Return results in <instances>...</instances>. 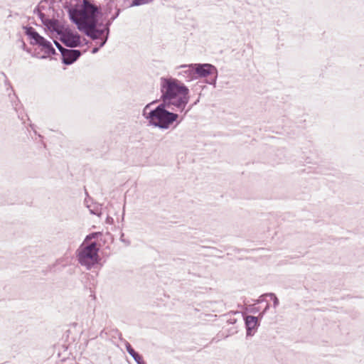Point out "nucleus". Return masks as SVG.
<instances>
[{
	"mask_svg": "<svg viewBox=\"0 0 364 364\" xmlns=\"http://www.w3.org/2000/svg\"><path fill=\"white\" fill-rule=\"evenodd\" d=\"M161 98L162 102L157 106L156 101L147 104L142 109L141 115L149 125L168 129L178 118L174 112H183L189 101V90L183 83L174 78H161Z\"/></svg>",
	"mask_w": 364,
	"mask_h": 364,
	"instance_id": "nucleus-1",
	"label": "nucleus"
},
{
	"mask_svg": "<svg viewBox=\"0 0 364 364\" xmlns=\"http://www.w3.org/2000/svg\"><path fill=\"white\" fill-rule=\"evenodd\" d=\"M68 10L70 19L77 26L80 31L94 40H100L97 42L99 47H102L108 37L109 28L97 29V7L92 4L88 0H70Z\"/></svg>",
	"mask_w": 364,
	"mask_h": 364,
	"instance_id": "nucleus-2",
	"label": "nucleus"
},
{
	"mask_svg": "<svg viewBox=\"0 0 364 364\" xmlns=\"http://www.w3.org/2000/svg\"><path fill=\"white\" fill-rule=\"evenodd\" d=\"M39 17L46 29L50 31L52 36L62 41L66 46L74 48L80 46V36L77 32L63 26L58 20L47 18L41 11L39 12Z\"/></svg>",
	"mask_w": 364,
	"mask_h": 364,
	"instance_id": "nucleus-3",
	"label": "nucleus"
},
{
	"mask_svg": "<svg viewBox=\"0 0 364 364\" xmlns=\"http://www.w3.org/2000/svg\"><path fill=\"white\" fill-rule=\"evenodd\" d=\"M97 233L87 235L77 250V257L79 263L87 269H90L97 264L100 258V247L95 241H92Z\"/></svg>",
	"mask_w": 364,
	"mask_h": 364,
	"instance_id": "nucleus-4",
	"label": "nucleus"
},
{
	"mask_svg": "<svg viewBox=\"0 0 364 364\" xmlns=\"http://www.w3.org/2000/svg\"><path fill=\"white\" fill-rule=\"evenodd\" d=\"M23 30L28 36L31 45L37 46L46 55L55 54V51L51 42L41 36L33 28L25 26Z\"/></svg>",
	"mask_w": 364,
	"mask_h": 364,
	"instance_id": "nucleus-5",
	"label": "nucleus"
},
{
	"mask_svg": "<svg viewBox=\"0 0 364 364\" xmlns=\"http://www.w3.org/2000/svg\"><path fill=\"white\" fill-rule=\"evenodd\" d=\"M195 73L196 80L210 76L212 78L208 82L209 84H215L216 82L218 70L217 68L211 64H195Z\"/></svg>",
	"mask_w": 364,
	"mask_h": 364,
	"instance_id": "nucleus-6",
	"label": "nucleus"
},
{
	"mask_svg": "<svg viewBox=\"0 0 364 364\" xmlns=\"http://www.w3.org/2000/svg\"><path fill=\"white\" fill-rule=\"evenodd\" d=\"M57 48L60 50L63 62L66 65H70L75 62L80 55V52L77 50H69L63 48L59 43L54 41Z\"/></svg>",
	"mask_w": 364,
	"mask_h": 364,
	"instance_id": "nucleus-7",
	"label": "nucleus"
},
{
	"mask_svg": "<svg viewBox=\"0 0 364 364\" xmlns=\"http://www.w3.org/2000/svg\"><path fill=\"white\" fill-rule=\"evenodd\" d=\"M178 75L186 79V81L196 80L195 64L182 65L177 67Z\"/></svg>",
	"mask_w": 364,
	"mask_h": 364,
	"instance_id": "nucleus-8",
	"label": "nucleus"
},
{
	"mask_svg": "<svg viewBox=\"0 0 364 364\" xmlns=\"http://www.w3.org/2000/svg\"><path fill=\"white\" fill-rule=\"evenodd\" d=\"M245 324L247 328V336H251L255 333L258 324V319L257 317L253 316H247L245 318Z\"/></svg>",
	"mask_w": 364,
	"mask_h": 364,
	"instance_id": "nucleus-9",
	"label": "nucleus"
},
{
	"mask_svg": "<svg viewBox=\"0 0 364 364\" xmlns=\"http://www.w3.org/2000/svg\"><path fill=\"white\" fill-rule=\"evenodd\" d=\"M126 348L129 354L134 359L137 364H144L142 358L132 348L130 344L126 345Z\"/></svg>",
	"mask_w": 364,
	"mask_h": 364,
	"instance_id": "nucleus-10",
	"label": "nucleus"
},
{
	"mask_svg": "<svg viewBox=\"0 0 364 364\" xmlns=\"http://www.w3.org/2000/svg\"><path fill=\"white\" fill-rule=\"evenodd\" d=\"M153 0H133L131 4L132 6H137L143 4H146L152 1Z\"/></svg>",
	"mask_w": 364,
	"mask_h": 364,
	"instance_id": "nucleus-11",
	"label": "nucleus"
},
{
	"mask_svg": "<svg viewBox=\"0 0 364 364\" xmlns=\"http://www.w3.org/2000/svg\"><path fill=\"white\" fill-rule=\"evenodd\" d=\"M268 295L272 297L274 303V307L276 308L279 305V300L277 297L274 294H269Z\"/></svg>",
	"mask_w": 364,
	"mask_h": 364,
	"instance_id": "nucleus-12",
	"label": "nucleus"
},
{
	"mask_svg": "<svg viewBox=\"0 0 364 364\" xmlns=\"http://www.w3.org/2000/svg\"><path fill=\"white\" fill-rule=\"evenodd\" d=\"M90 211L92 214L97 215H100V213H99L97 210H95L90 209Z\"/></svg>",
	"mask_w": 364,
	"mask_h": 364,
	"instance_id": "nucleus-13",
	"label": "nucleus"
},
{
	"mask_svg": "<svg viewBox=\"0 0 364 364\" xmlns=\"http://www.w3.org/2000/svg\"><path fill=\"white\" fill-rule=\"evenodd\" d=\"M98 49H99V48H93V50H92V53H97V52L98 51Z\"/></svg>",
	"mask_w": 364,
	"mask_h": 364,
	"instance_id": "nucleus-14",
	"label": "nucleus"
},
{
	"mask_svg": "<svg viewBox=\"0 0 364 364\" xmlns=\"http://www.w3.org/2000/svg\"><path fill=\"white\" fill-rule=\"evenodd\" d=\"M268 309H269V305H267V306L265 307V309H264V311H266Z\"/></svg>",
	"mask_w": 364,
	"mask_h": 364,
	"instance_id": "nucleus-15",
	"label": "nucleus"
},
{
	"mask_svg": "<svg viewBox=\"0 0 364 364\" xmlns=\"http://www.w3.org/2000/svg\"><path fill=\"white\" fill-rule=\"evenodd\" d=\"M117 15H118V13L117 14V15L115 16H113V19H114Z\"/></svg>",
	"mask_w": 364,
	"mask_h": 364,
	"instance_id": "nucleus-16",
	"label": "nucleus"
}]
</instances>
